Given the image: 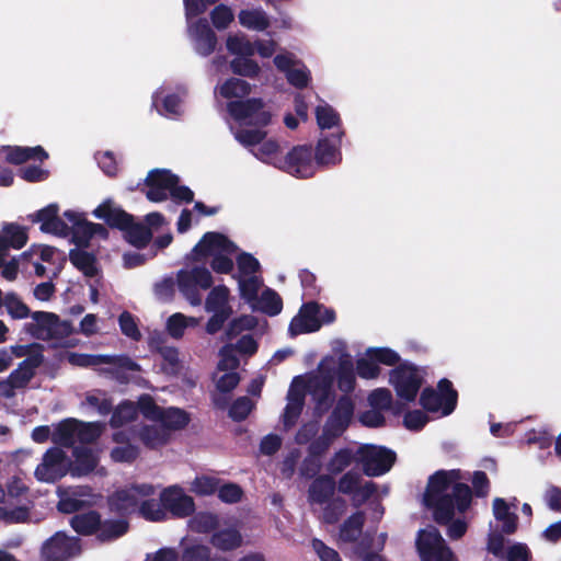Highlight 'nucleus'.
<instances>
[{
    "instance_id": "obj_49",
    "label": "nucleus",
    "mask_w": 561,
    "mask_h": 561,
    "mask_svg": "<svg viewBox=\"0 0 561 561\" xmlns=\"http://www.w3.org/2000/svg\"><path fill=\"white\" fill-rule=\"evenodd\" d=\"M209 15L214 27L218 31L227 30L234 20L232 10L222 3L216 5Z\"/></svg>"
},
{
    "instance_id": "obj_3",
    "label": "nucleus",
    "mask_w": 561,
    "mask_h": 561,
    "mask_svg": "<svg viewBox=\"0 0 561 561\" xmlns=\"http://www.w3.org/2000/svg\"><path fill=\"white\" fill-rule=\"evenodd\" d=\"M226 102V121L234 138L245 146V80L229 78L216 88Z\"/></svg>"
},
{
    "instance_id": "obj_19",
    "label": "nucleus",
    "mask_w": 561,
    "mask_h": 561,
    "mask_svg": "<svg viewBox=\"0 0 561 561\" xmlns=\"http://www.w3.org/2000/svg\"><path fill=\"white\" fill-rule=\"evenodd\" d=\"M187 33L199 56L208 57L217 49L218 38L207 19L199 18L193 23H188Z\"/></svg>"
},
{
    "instance_id": "obj_13",
    "label": "nucleus",
    "mask_w": 561,
    "mask_h": 561,
    "mask_svg": "<svg viewBox=\"0 0 561 561\" xmlns=\"http://www.w3.org/2000/svg\"><path fill=\"white\" fill-rule=\"evenodd\" d=\"M390 383L400 399L412 401L422 385V375L417 368L403 364L391 371Z\"/></svg>"
},
{
    "instance_id": "obj_17",
    "label": "nucleus",
    "mask_w": 561,
    "mask_h": 561,
    "mask_svg": "<svg viewBox=\"0 0 561 561\" xmlns=\"http://www.w3.org/2000/svg\"><path fill=\"white\" fill-rule=\"evenodd\" d=\"M337 489L341 493L351 495L352 504L358 507L370 499L376 491V485L373 482L363 481L358 472L348 471L340 478Z\"/></svg>"
},
{
    "instance_id": "obj_52",
    "label": "nucleus",
    "mask_w": 561,
    "mask_h": 561,
    "mask_svg": "<svg viewBox=\"0 0 561 561\" xmlns=\"http://www.w3.org/2000/svg\"><path fill=\"white\" fill-rule=\"evenodd\" d=\"M118 324L125 336L134 341H140L142 335L139 331L135 317L129 311L125 310L119 314Z\"/></svg>"
},
{
    "instance_id": "obj_34",
    "label": "nucleus",
    "mask_w": 561,
    "mask_h": 561,
    "mask_svg": "<svg viewBox=\"0 0 561 561\" xmlns=\"http://www.w3.org/2000/svg\"><path fill=\"white\" fill-rule=\"evenodd\" d=\"M75 466L71 470L73 476H87L91 473L99 463V458L87 447H77L73 450Z\"/></svg>"
},
{
    "instance_id": "obj_9",
    "label": "nucleus",
    "mask_w": 561,
    "mask_h": 561,
    "mask_svg": "<svg viewBox=\"0 0 561 561\" xmlns=\"http://www.w3.org/2000/svg\"><path fill=\"white\" fill-rule=\"evenodd\" d=\"M180 293L192 306L202 304V296L198 287L208 289L213 285V276L204 266H194L191 270H180L176 275Z\"/></svg>"
},
{
    "instance_id": "obj_48",
    "label": "nucleus",
    "mask_w": 561,
    "mask_h": 561,
    "mask_svg": "<svg viewBox=\"0 0 561 561\" xmlns=\"http://www.w3.org/2000/svg\"><path fill=\"white\" fill-rule=\"evenodd\" d=\"M138 511L140 516L149 522H163L167 519V513L161 502L158 503L153 499L142 501Z\"/></svg>"
},
{
    "instance_id": "obj_24",
    "label": "nucleus",
    "mask_w": 561,
    "mask_h": 561,
    "mask_svg": "<svg viewBox=\"0 0 561 561\" xmlns=\"http://www.w3.org/2000/svg\"><path fill=\"white\" fill-rule=\"evenodd\" d=\"M305 389L308 390L307 380L305 381L302 377H295L287 393V404L284 412L286 426L293 425L300 415L304 407Z\"/></svg>"
},
{
    "instance_id": "obj_20",
    "label": "nucleus",
    "mask_w": 561,
    "mask_h": 561,
    "mask_svg": "<svg viewBox=\"0 0 561 561\" xmlns=\"http://www.w3.org/2000/svg\"><path fill=\"white\" fill-rule=\"evenodd\" d=\"M59 206L56 203L37 210L28 216L32 222H41V231L59 237L70 234V227L58 216Z\"/></svg>"
},
{
    "instance_id": "obj_15",
    "label": "nucleus",
    "mask_w": 561,
    "mask_h": 561,
    "mask_svg": "<svg viewBox=\"0 0 561 561\" xmlns=\"http://www.w3.org/2000/svg\"><path fill=\"white\" fill-rule=\"evenodd\" d=\"M160 502L165 513L173 517L185 518L195 512V503L192 496L187 495L179 485H171L160 493Z\"/></svg>"
},
{
    "instance_id": "obj_8",
    "label": "nucleus",
    "mask_w": 561,
    "mask_h": 561,
    "mask_svg": "<svg viewBox=\"0 0 561 561\" xmlns=\"http://www.w3.org/2000/svg\"><path fill=\"white\" fill-rule=\"evenodd\" d=\"M34 323L26 324V331L35 339L54 340L64 339L73 333L72 323L53 312L35 311L32 313Z\"/></svg>"
},
{
    "instance_id": "obj_55",
    "label": "nucleus",
    "mask_w": 561,
    "mask_h": 561,
    "mask_svg": "<svg viewBox=\"0 0 561 561\" xmlns=\"http://www.w3.org/2000/svg\"><path fill=\"white\" fill-rule=\"evenodd\" d=\"M76 438L83 444L94 443L101 435V427L98 423H84L78 421Z\"/></svg>"
},
{
    "instance_id": "obj_33",
    "label": "nucleus",
    "mask_w": 561,
    "mask_h": 561,
    "mask_svg": "<svg viewBox=\"0 0 561 561\" xmlns=\"http://www.w3.org/2000/svg\"><path fill=\"white\" fill-rule=\"evenodd\" d=\"M83 248H75L69 251V260L71 264L83 273L87 277H94L99 270L96 266V256L92 252L82 250Z\"/></svg>"
},
{
    "instance_id": "obj_22",
    "label": "nucleus",
    "mask_w": 561,
    "mask_h": 561,
    "mask_svg": "<svg viewBox=\"0 0 561 561\" xmlns=\"http://www.w3.org/2000/svg\"><path fill=\"white\" fill-rule=\"evenodd\" d=\"M353 411L354 404L352 400L347 397L341 398L324 425V434L332 439L342 435L350 424Z\"/></svg>"
},
{
    "instance_id": "obj_36",
    "label": "nucleus",
    "mask_w": 561,
    "mask_h": 561,
    "mask_svg": "<svg viewBox=\"0 0 561 561\" xmlns=\"http://www.w3.org/2000/svg\"><path fill=\"white\" fill-rule=\"evenodd\" d=\"M210 543L219 550L231 551L242 545V536L234 528H225L211 535Z\"/></svg>"
},
{
    "instance_id": "obj_59",
    "label": "nucleus",
    "mask_w": 561,
    "mask_h": 561,
    "mask_svg": "<svg viewBox=\"0 0 561 561\" xmlns=\"http://www.w3.org/2000/svg\"><path fill=\"white\" fill-rule=\"evenodd\" d=\"M99 167L110 178L117 175L118 165L112 151L98 152L95 156Z\"/></svg>"
},
{
    "instance_id": "obj_47",
    "label": "nucleus",
    "mask_w": 561,
    "mask_h": 561,
    "mask_svg": "<svg viewBox=\"0 0 561 561\" xmlns=\"http://www.w3.org/2000/svg\"><path fill=\"white\" fill-rule=\"evenodd\" d=\"M2 234L8 238V244L13 249H22L27 242L26 230L18 224H5L2 228Z\"/></svg>"
},
{
    "instance_id": "obj_53",
    "label": "nucleus",
    "mask_w": 561,
    "mask_h": 561,
    "mask_svg": "<svg viewBox=\"0 0 561 561\" xmlns=\"http://www.w3.org/2000/svg\"><path fill=\"white\" fill-rule=\"evenodd\" d=\"M210 558V548L202 543L186 546L180 557L181 561H209Z\"/></svg>"
},
{
    "instance_id": "obj_58",
    "label": "nucleus",
    "mask_w": 561,
    "mask_h": 561,
    "mask_svg": "<svg viewBox=\"0 0 561 561\" xmlns=\"http://www.w3.org/2000/svg\"><path fill=\"white\" fill-rule=\"evenodd\" d=\"M139 456V448L133 444L116 446L111 450V458L115 462H133Z\"/></svg>"
},
{
    "instance_id": "obj_50",
    "label": "nucleus",
    "mask_w": 561,
    "mask_h": 561,
    "mask_svg": "<svg viewBox=\"0 0 561 561\" xmlns=\"http://www.w3.org/2000/svg\"><path fill=\"white\" fill-rule=\"evenodd\" d=\"M4 306L13 319H25L32 317L30 308L19 298L15 293H8L4 297Z\"/></svg>"
},
{
    "instance_id": "obj_40",
    "label": "nucleus",
    "mask_w": 561,
    "mask_h": 561,
    "mask_svg": "<svg viewBox=\"0 0 561 561\" xmlns=\"http://www.w3.org/2000/svg\"><path fill=\"white\" fill-rule=\"evenodd\" d=\"M365 515L363 512L352 514L340 528V538L343 541L352 542L359 538L363 530Z\"/></svg>"
},
{
    "instance_id": "obj_11",
    "label": "nucleus",
    "mask_w": 561,
    "mask_h": 561,
    "mask_svg": "<svg viewBox=\"0 0 561 561\" xmlns=\"http://www.w3.org/2000/svg\"><path fill=\"white\" fill-rule=\"evenodd\" d=\"M356 455L365 474L369 477H378L388 472L396 460V454L392 450L376 445L362 446Z\"/></svg>"
},
{
    "instance_id": "obj_4",
    "label": "nucleus",
    "mask_w": 561,
    "mask_h": 561,
    "mask_svg": "<svg viewBox=\"0 0 561 561\" xmlns=\"http://www.w3.org/2000/svg\"><path fill=\"white\" fill-rule=\"evenodd\" d=\"M259 261L248 254V307L267 316H276L282 311L283 301L278 294L266 287L257 273Z\"/></svg>"
},
{
    "instance_id": "obj_37",
    "label": "nucleus",
    "mask_w": 561,
    "mask_h": 561,
    "mask_svg": "<svg viewBox=\"0 0 561 561\" xmlns=\"http://www.w3.org/2000/svg\"><path fill=\"white\" fill-rule=\"evenodd\" d=\"M190 414L179 408L162 409L161 417L158 422L162 424L164 430L180 431L185 428L190 423Z\"/></svg>"
},
{
    "instance_id": "obj_32",
    "label": "nucleus",
    "mask_w": 561,
    "mask_h": 561,
    "mask_svg": "<svg viewBox=\"0 0 561 561\" xmlns=\"http://www.w3.org/2000/svg\"><path fill=\"white\" fill-rule=\"evenodd\" d=\"M42 556L45 561H66L70 556V545L65 537L57 534L44 543Z\"/></svg>"
},
{
    "instance_id": "obj_14",
    "label": "nucleus",
    "mask_w": 561,
    "mask_h": 561,
    "mask_svg": "<svg viewBox=\"0 0 561 561\" xmlns=\"http://www.w3.org/2000/svg\"><path fill=\"white\" fill-rule=\"evenodd\" d=\"M439 392L425 389L421 394V404L430 412H440L442 415L450 414L457 403V393L451 389V383L444 379L438 385Z\"/></svg>"
},
{
    "instance_id": "obj_38",
    "label": "nucleus",
    "mask_w": 561,
    "mask_h": 561,
    "mask_svg": "<svg viewBox=\"0 0 561 561\" xmlns=\"http://www.w3.org/2000/svg\"><path fill=\"white\" fill-rule=\"evenodd\" d=\"M229 299V289L224 286L219 285L214 287L205 301V309L207 312H230L232 313V309L228 304Z\"/></svg>"
},
{
    "instance_id": "obj_46",
    "label": "nucleus",
    "mask_w": 561,
    "mask_h": 561,
    "mask_svg": "<svg viewBox=\"0 0 561 561\" xmlns=\"http://www.w3.org/2000/svg\"><path fill=\"white\" fill-rule=\"evenodd\" d=\"M354 460H357L356 453L351 449H341L336 451L329 460L327 468L333 474L342 472L350 467Z\"/></svg>"
},
{
    "instance_id": "obj_6",
    "label": "nucleus",
    "mask_w": 561,
    "mask_h": 561,
    "mask_svg": "<svg viewBox=\"0 0 561 561\" xmlns=\"http://www.w3.org/2000/svg\"><path fill=\"white\" fill-rule=\"evenodd\" d=\"M335 313L317 302H307L301 306L299 312L289 324V333L293 336L318 331L323 324L332 323Z\"/></svg>"
},
{
    "instance_id": "obj_43",
    "label": "nucleus",
    "mask_w": 561,
    "mask_h": 561,
    "mask_svg": "<svg viewBox=\"0 0 561 561\" xmlns=\"http://www.w3.org/2000/svg\"><path fill=\"white\" fill-rule=\"evenodd\" d=\"M248 147H251V152L262 161H274L279 145L274 139L263 138L262 140L251 141Z\"/></svg>"
},
{
    "instance_id": "obj_10",
    "label": "nucleus",
    "mask_w": 561,
    "mask_h": 561,
    "mask_svg": "<svg viewBox=\"0 0 561 561\" xmlns=\"http://www.w3.org/2000/svg\"><path fill=\"white\" fill-rule=\"evenodd\" d=\"M416 548L422 561H457L439 531L433 526L419 531Z\"/></svg>"
},
{
    "instance_id": "obj_41",
    "label": "nucleus",
    "mask_w": 561,
    "mask_h": 561,
    "mask_svg": "<svg viewBox=\"0 0 561 561\" xmlns=\"http://www.w3.org/2000/svg\"><path fill=\"white\" fill-rule=\"evenodd\" d=\"M138 437L146 447L156 448L167 444L169 434L163 427L144 425L138 432Z\"/></svg>"
},
{
    "instance_id": "obj_7",
    "label": "nucleus",
    "mask_w": 561,
    "mask_h": 561,
    "mask_svg": "<svg viewBox=\"0 0 561 561\" xmlns=\"http://www.w3.org/2000/svg\"><path fill=\"white\" fill-rule=\"evenodd\" d=\"M67 360L72 366L78 367H94L103 364L113 365L115 377L121 381L127 380L125 371L140 370L139 364L127 355H102L69 352L67 354Z\"/></svg>"
},
{
    "instance_id": "obj_63",
    "label": "nucleus",
    "mask_w": 561,
    "mask_h": 561,
    "mask_svg": "<svg viewBox=\"0 0 561 561\" xmlns=\"http://www.w3.org/2000/svg\"><path fill=\"white\" fill-rule=\"evenodd\" d=\"M242 495L243 490L234 483H226L218 488V497L225 503H237Z\"/></svg>"
},
{
    "instance_id": "obj_44",
    "label": "nucleus",
    "mask_w": 561,
    "mask_h": 561,
    "mask_svg": "<svg viewBox=\"0 0 561 561\" xmlns=\"http://www.w3.org/2000/svg\"><path fill=\"white\" fill-rule=\"evenodd\" d=\"M316 159L318 164H335L341 160V153L336 145L321 139L317 146Z\"/></svg>"
},
{
    "instance_id": "obj_30",
    "label": "nucleus",
    "mask_w": 561,
    "mask_h": 561,
    "mask_svg": "<svg viewBox=\"0 0 561 561\" xmlns=\"http://www.w3.org/2000/svg\"><path fill=\"white\" fill-rule=\"evenodd\" d=\"M335 492V481L330 476L318 477L309 486L308 500L311 504H325Z\"/></svg>"
},
{
    "instance_id": "obj_64",
    "label": "nucleus",
    "mask_w": 561,
    "mask_h": 561,
    "mask_svg": "<svg viewBox=\"0 0 561 561\" xmlns=\"http://www.w3.org/2000/svg\"><path fill=\"white\" fill-rule=\"evenodd\" d=\"M311 546L313 551L319 557L320 561H341V558L333 548L328 547L323 541L320 539H313L311 541Z\"/></svg>"
},
{
    "instance_id": "obj_1",
    "label": "nucleus",
    "mask_w": 561,
    "mask_h": 561,
    "mask_svg": "<svg viewBox=\"0 0 561 561\" xmlns=\"http://www.w3.org/2000/svg\"><path fill=\"white\" fill-rule=\"evenodd\" d=\"M459 471H439L428 481L424 502L434 508V518L439 524L448 523L455 513L467 510L471 502V491L467 484L458 482Z\"/></svg>"
},
{
    "instance_id": "obj_27",
    "label": "nucleus",
    "mask_w": 561,
    "mask_h": 561,
    "mask_svg": "<svg viewBox=\"0 0 561 561\" xmlns=\"http://www.w3.org/2000/svg\"><path fill=\"white\" fill-rule=\"evenodd\" d=\"M220 359L217 365L219 371H234L239 366L238 355H245V335L238 339L233 345L231 343L226 344L219 352Z\"/></svg>"
},
{
    "instance_id": "obj_54",
    "label": "nucleus",
    "mask_w": 561,
    "mask_h": 561,
    "mask_svg": "<svg viewBox=\"0 0 561 561\" xmlns=\"http://www.w3.org/2000/svg\"><path fill=\"white\" fill-rule=\"evenodd\" d=\"M71 242L77 248H88L92 239V232L90 229V221L84 219L81 224H77V227H70Z\"/></svg>"
},
{
    "instance_id": "obj_12",
    "label": "nucleus",
    "mask_w": 561,
    "mask_h": 561,
    "mask_svg": "<svg viewBox=\"0 0 561 561\" xmlns=\"http://www.w3.org/2000/svg\"><path fill=\"white\" fill-rule=\"evenodd\" d=\"M68 458L58 447H50L43 455L42 462L35 469V477L41 482L54 483L68 472Z\"/></svg>"
},
{
    "instance_id": "obj_61",
    "label": "nucleus",
    "mask_w": 561,
    "mask_h": 561,
    "mask_svg": "<svg viewBox=\"0 0 561 561\" xmlns=\"http://www.w3.org/2000/svg\"><path fill=\"white\" fill-rule=\"evenodd\" d=\"M187 320L188 318L180 312L169 317L167 321V329L169 334L174 339L182 337L185 329L187 328Z\"/></svg>"
},
{
    "instance_id": "obj_23",
    "label": "nucleus",
    "mask_w": 561,
    "mask_h": 561,
    "mask_svg": "<svg viewBox=\"0 0 561 561\" xmlns=\"http://www.w3.org/2000/svg\"><path fill=\"white\" fill-rule=\"evenodd\" d=\"M92 214L95 218L103 220L110 228L117 229L119 231L127 228L133 216L119 206H116L111 198L101 203Z\"/></svg>"
},
{
    "instance_id": "obj_21",
    "label": "nucleus",
    "mask_w": 561,
    "mask_h": 561,
    "mask_svg": "<svg viewBox=\"0 0 561 561\" xmlns=\"http://www.w3.org/2000/svg\"><path fill=\"white\" fill-rule=\"evenodd\" d=\"M283 168L298 178H309L316 171V164L312 160V151L309 147H295L284 161Z\"/></svg>"
},
{
    "instance_id": "obj_26",
    "label": "nucleus",
    "mask_w": 561,
    "mask_h": 561,
    "mask_svg": "<svg viewBox=\"0 0 561 561\" xmlns=\"http://www.w3.org/2000/svg\"><path fill=\"white\" fill-rule=\"evenodd\" d=\"M45 360L44 354H34L23 359L16 369L9 375L14 386L25 388L35 377L36 369L43 365Z\"/></svg>"
},
{
    "instance_id": "obj_62",
    "label": "nucleus",
    "mask_w": 561,
    "mask_h": 561,
    "mask_svg": "<svg viewBox=\"0 0 561 561\" xmlns=\"http://www.w3.org/2000/svg\"><path fill=\"white\" fill-rule=\"evenodd\" d=\"M367 355L377 364L380 363L391 366L399 362V355L390 348H369Z\"/></svg>"
},
{
    "instance_id": "obj_35",
    "label": "nucleus",
    "mask_w": 561,
    "mask_h": 561,
    "mask_svg": "<svg viewBox=\"0 0 561 561\" xmlns=\"http://www.w3.org/2000/svg\"><path fill=\"white\" fill-rule=\"evenodd\" d=\"M78 425V420L76 419H66L61 421L51 434L53 442L62 447H72L77 439L76 434Z\"/></svg>"
},
{
    "instance_id": "obj_5",
    "label": "nucleus",
    "mask_w": 561,
    "mask_h": 561,
    "mask_svg": "<svg viewBox=\"0 0 561 561\" xmlns=\"http://www.w3.org/2000/svg\"><path fill=\"white\" fill-rule=\"evenodd\" d=\"M237 251L236 244L220 232H206L194 247L193 252L197 255H213L211 268L219 274H228L233 268V261L230 255Z\"/></svg>"
},
{
    "instance_id": "obj_51",
    "label": "nucleus",
    "mask_w": 561,
    "mask_h": 561,
    "mask_svg": "<svg viewBox=\"0 0 561 561\" xmlns=\"http://www.w3.org/2000/svg\"><path fill=\"white\" fill-rule=\"evenodd\" d=\"M137 412L139 411L144 417L158 421L161 417L162 409L159 407L150 394H142L137 402Z\"/></svg>"
},
{
    "instance_id": "obj_18",
    "label": "nucleus",
    "mask_w": 561,
    "mask_h": 561,
    "mask_svg": "<svg viewBox=\"0 0 561 561\" xmlns=\"http://www.w3.org/2000/svg\"><path fill=\"white\" fill-rule=\"evenodd\" d=\"M180 183V178L168 169H153L149 171L145 179L148 187L146 197L153 203H160L168 198V192L175 184Z\"/></svg>"
},
{
    "instance_id": "obj_31",
    "label": "nucleus",
    "mask_w": 561,
    "mask_h": 561,
    "mask_svg": "<svg viewBox=\"0 0 561 561\" xmlns=\"http://www.w3.org/2000/svg\"><path fill=\"white\" fill-rule=\"evenodd\" d=\"M70 526L78 535H96L101 526V514L98 511L76 514L70 519Z\"/></svg>"
},
{
    "instance_id": "obj_2",
    "label": "nucleus",
    "mask_w": 561,
    "mask_h": 561,
    "mask_svg": "<svg viewBox=\"0 0 561 561\" xmlns=\"http://www.w3.org/2000/svg\"><path fill=\"white\" fill-rule=\"evenodd\" d=\"M335 376L341 391L350 392L354 389V365L350 356L325 357L320 362L317 371L307 376L308 392L319 411L328 410L332 403Z\"/></svg>"
},
{
    "instance_id": "obj_29",
    "label": "nucleus",
    "mask_w": 561,
    "mask_h": 561,
    "mask_svg": "<svg viewBox=\"0 0 561 561\" xmlns=\"http://www.w3.org/2000/svg\"><path fill=\"white\" fill-rule=\"evenodd\" d=\"M129 530V522L127 518L118 517L116 519H102L101 526L96 533V539L102 542H111L126 535Z\"/></svg>"
},
{
    "instance_id": "obj_39",
    "label": "nucleus",
    "mask_w": 561,
    "mask_h": 561,
    "mask_svg": "<svg viewBox=\"0 0 561 561\" xmlns=\"http://www.w3.org/2000/svg\"><path fill=\"white\" fill-rule=\"evenodd\" d=\"M494 517L503 523L502 530L512 534L517 528V516L510 511L508 504L500 497L493 501Z\"/></svg>"
},
{
    "instance_id": "obj_28",
    "label": "nucleus",
    "mask_w": 561,
    "mask_h": 561,
    "mask_svg": "<svg viewBox=\"0 0 561 561\" xmlns=\"http://www.w3.org/2000/svg\"><path fill=\"white\" fill-rule=\"evenodd\" d=\"M122 232L124 239L139 250L147 248L153 237L151 229L142 222H136L134 216H131L127 228L122 229Z\"/></svg>"
},
{
    "instance_id": "obj_57",
    "label": "nucleus",
    "mask_w": 561,
    "mask_h": 561,
    "mask_svg": "<svg viewBox=\"0 0 561 561\" xmlns=\"http://www.w3.org/2000/svg\"><path fill=\"white\" fill-rule=\"evenodd\" d=\"M317 122L320 128H332L337 125L340 118L337 113L329 105H320L316 110Z\"/></svg>"
},
{
    "instance_id": "obj_45",
    "label": "nucleus",
    "mask_w": 561,
    "mask_h": 561,
    "mask_svg": "<svg viewBox=\"0 0 561 561\" xmlns=\"http://www.w3.org/2000/svg\"><path fill=\"white\" fill-rule=\"evenodd\" d=\"M347 507L346 501L342 497H332L325 503L321 518L327 524H335L345 513Z\"/></svg>"
},
{
    "instance_id": "obj_16",
    "label": "nucleus",
    "mask_w": 561,
    "mask_h": 561,
    "mask_svg": "<svg viewBox=\"0 0 561 561\" xmlns=\"http://www.w3.org/2000/svg\"><path fill=\"white\" fill-rule=\"evenodd\" d=\"M272 121L271 108L259 99L248 100V146L266 137L265 127Z\"/></svg>"
},
{
    "instance_id": "obj_56",
    "label": "nucleus",
    "mask_w": 561,
    "mask_h": 561,
    "mask_svg": "<svg viewBox=\"0 0 561 561\" xmlns=\"http://www.w3.org/2000/svg\"><path fill=\"white\" fill-rule=\"evenodd\" d=\"M276 49V43L273 39L248 41V57L259 55L262 58H270Z\"/></svg>"
},
{
    "instance_id": "obj_25",
    "label": "nucleus",
    "mask_w": 561,
    "mask_h": 561,
    "mask_svg": "<svg viewBox=\"0 0 561 561\" xmlns=\"http://www.w3.org/2000/svg\"><path fill=\"white\" fill-rule=\"evenodd\" d=\"M107 506L111 513L127 518L138 507V497L129 488L119 489L107 496Z\"/></svg>"
},
{
    "instance_id": "obj_42",
    "label": "nucleus",
    "mask_w": 561,
    "mask_h": 561,
    "mask_svg": "<svg viewBox=\"0 0 561 561\" xmlns=\"http://www.w3.org/2000/svg\"><path fill=\"white\" fill-rule=\"evenodd\" d=\"M137 417V408L130 401H123L112 412L110 425L114 428L121 427L129 422H133Z\"/></svg>"
},
{
    "instance_id": "obj_60",
    "label": "nucleus",
    "mask_w": 561,
    "mask_h": 561,
    "mask_svg": "<svg viewBox=\"0 0 561 561\" xmlns=\"http://www.w3.org/2000/svg\"><path fill=\"white\" fill-rule=\"evenodd\" d=\"M356 369L359 377L365 379L376 378L380 373L377 363L367 353L357 360Z\"/></svg>"
}]
</instances>
